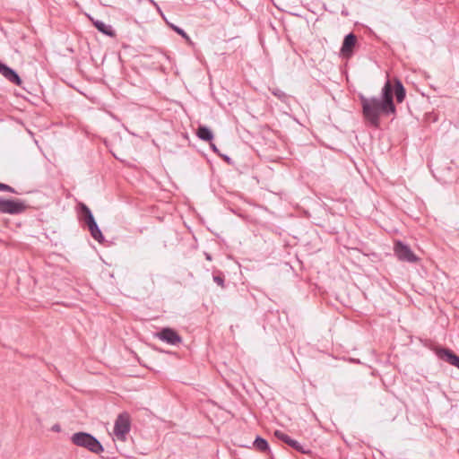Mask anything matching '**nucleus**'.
Listing matches in <instances>:
<instances>
[{"instance_id":"obj_11","label":"nucleus","mask_w":459,"mask_h":459,"mask_svg":"<svg viewBox=\"0 0 459 459\" xmlns=\"http://www.w3.org/2000/svg\"><path fill=\"white\" fill-rule=\"evenodd\" d=\"M93 23L95 27L98 29V30H100L103 34L110 37H113L115 35V32L110 25H108L101 21H94Z\"/></svg>"},{"instance_id":"obj_9","label":"nucleus","mask_w":459,"mask_h":459,"mask_svg":"<svg viewBox=\"0 0 459 459\" xmlns=\"http://www.w3.org/2000/svg\"><path fill=\"white\" fill-rule=\"evenodd\" d=\"M356 43V37L350 33L348 34L343 40L341 52L343 56H350L352 52V48L355 46Z\"/></svg>"},{"instance_id":"obj_12","label":"nucleus","mask_w":459,"mask_h":459,"mask_svg":"<svg viewBox=\"0 0 459 459\" xmlns=\"http://www.w3.org/2000/svg\"><path fill=\"white\" fill-rule=\"evenodd\" d=\"M196 135L204 141L211 142L213 139V134L207 126H200L197 130Z\"/></svg>"},{"instance_id":"obj_18","label":"nucleus","mask_w":459,"mask_h":459,"mask_svg":"<svg viewBox=\"0 0 459 459\" xmlns=\"http://www.w3.org/2000/svg\"><path fill=\"white\" fill-rule=\"evenodd\" d=\"M450 364L459 368V357L455 354Z\"/></svg>"},{"instance_id":"obj_22","label":"nucleus","mask_w":459,"mask_h":459,"mask_svg":"<svg viewBox=\"0 0 459 459\" xmlns=\"http://www.w3.org/2000/svg\"><path fill=\"white\" fill-rule=\"evenodd\" d=\"M212 150H213L214 152H217V148H216V146H215L214 144H212Z\"/></svg>"},{"instance_id":"obj_8","label":"nucleus","mask_w":459,"mask_h":459,"mask_svg":"<svg viewBox=\"0 0 459 459\" xmlns=\"http://www.w3.org/2000/svg\"><path fill=\"white\" fill-rule=\"evenodd\" d=\"M0 74L8 81L15 83L16 85H21L22 80L17 73L2 63H0Z\"/></svg>"},{"instance_id":"obj_4","label":"nucleus","mask_w":459,"mask_h":459,"mask_svg":"<svg viewBox=\"0 0 459 459\" xmlns=\"http://www.w3.org/2000/svg\"><path fill=\"white\" fill-rule=\"evenodd\" d=\"M27 209L24 201L19 199L0 198V212L7 214H19Z\"/></svg>"},{"instance_id":"obj_20","label":"nucleus","mask_w":459,"mask_h":459,"mask_svg":"<svg viewBox=\"0 0 459 459\" xmlns=\"http://www.w3.org/2000/svg\"><path fill=\"white\" fill-rule=\"evenodd\" d=\"M273 93L280 99L285 96V94L280 90L273 91Z\"/></svg>"},{"instance_id":"obj_14","label":"nucleus","mask_w":459,"mask_h":459,"mask_svg":"<svg viewBox=\"0 0 459 459\" xmlns=\"http://www.w3.org/2000/svg\"><path fill=\"white\" fill-rule=\"evenodd\" d=\"M395 97L398 102H403L405 98V90L399 80H395Z\"/></svg>"},{"instance_id":"obj_21","label":"nucleus","mask_w":459,"mask_h":459,"mask_svg":"<svg viewBox=\"0 0 459 459\" xmlns=\"http://www.w3.org/2000/svg\"><path fill=\"white\" fill-rule=\"evenodd\" d=\"M51 429L55 432H60L61 427L59 424H55L54 426H52Z\"/></svg>"},{"instance_id":"obj_17","label":"nucleus","mask_w":459,"mask_h":459,"mask_svg":"<svg viewBox=\"0 0 459 459\" xmlns=\"http://www.w3.org/2000/svg\"><path fill=\"white\" fill-rule=\"evenodd\" d=\"M0 191L14 193V189L8 185L0 183Z\"/></svg>"},{"instance_id":"obj_5","label":"nucleus","mask_w":459,"mask_h":459,"mask_svg":"<svg viewBox=\"0 0 459 459\" xmlns=\"http://www.w3.org/2000/svg\"><path fill=\"white\" fill-rule=\"evenodd\" d=\"M82 211L85 212L87 218V224L91 237L100 243L103 242L104 237L99 226L97 225L91 210L86 205L83 204Z\"/></svg>"},{"instance_id":"obj_10","label":"nucleus","mask_w":459,"mask_h":459,"mask_svg":"<svg viewBox=\"0 0 459 459\" xmlns=\"http://www.w3.org/2000/svg\"><path fill=\"white\" fill-rule=\"evenodd\" d=\"M274 435L275 437H277L279 439L282 440L283 442L287 443L288 445H290V446L294 447L295 449L299 450V451H301L303 453H305L304 450H302V447L301 446L299 445V443L296 440H293L291 439L288 435H286L285 433H283L282 431L281 430H276L274 432Z\"/></svg>"},{"instance_id":"obj_3","label":"nucleus","mask_w":459,"mask_h":459,"mask_svg":"<svg viewBox=\"0 0 459 459\" xmlns=\"http://www.w3.org/2000/svg\"><path fill=\"white\" fill-rule=\"evenodd\" d=\"M130 431V419L129 416L126 413L118 415L117 418L113 435L114 439L124 442L126 439V436Z\"/></svg>"},{"instance_id":"obj_13","label":"nucleus","mask_w":459,"mask_h":459,"mask_svg":"<svg viewBox=\"0 0 459 459\" xmlns=\"http://www.w3.org/2000/svg\"><path fill=\"white\" fill-rule=\"evenodd\" d=\"M436 354L439 359L446 360L449 364L451 363L452 358L455 355V353H453L448 349H437Z\"/></svg>"},{"instance_id":"obj_19","label":"nucleus","mask_w":459,"mask_h":459,"mask_svg":"<svg viewBox=\"0 0 459 459\" xmlns=\"http://www.w3.org/2000/svg\"><path fill=\"white\" fill-rule=\"evenodd\" d=\"M213 281L220 286H223V279L220 276H214Z\"/></svg>"},{"instance_id":"obj_15","label":"nucleus","mask_w":459,"mask_h":459,"mask_svg":"<svg viewBox=\"0 0 459 459\" xmlns=\"http://www.w3.org/2000/svg\"><path fill=\"white\" fill-rule=\"evenodd\" d=\"M254 446L260 451H267L269 449L267 441L260 437L255 439Z\"/></svg>"},{"instance_id":"obj_23","label":"nucleus","mask_w":459,"mask_h":459,"mask_svg":"<svg viewBox=\"0 0 459 459\" xmlns=\"http://www.w3.org/2000/svg\"><path fill=\"white\" fill-rule=\"evenodd\" d=\"M205 255H206V259H207V260H211V259H212V258H211V255H210L209 254H206Z\"/></svg>"},{"instance_id":"obj_2","label":"nucleus","mask_w":459,"mask_h":459,"mask_svg":"<svg viewBox=\"0 0 459 459\" xmlns=\"http://www.w3.org/2000/svg\"><path fill=\"white\" fill-rule=\"evenodd\" d=\"M71 441L74 445L86 448L95 454H100L104 450L99 440L86 432H76L73 434Z\"/></svg>"},{"instance_id":"obj_6","label":"nucleus","mask_w":459,"mask_h":459,"mask_svg":"<svg viewBox=\"0 0 459 459\" xmlns=\"http://www.w3.org/2000/svg\"><path fill=\"white\" fill-rule=\"evenodd\" d=\"M394 253L396 256L402 261L413 263L418 260L417 256L412 253L411 248L400 241L397 242L394 246Z\"/></svg>"},{"instance_id":"obj_7","label":"nucleus","mask_w":459,"mask_h":459,"mask_svg":"<svg viewBox=\"0 0 459 459\" xmlns=\"http://www.w3.org/2000/svg\"><path fill=\"white\" fill-rule=\"evenodd\" d=\"M155 336L170 345H176L182 342L181 337L171 328H163L160 332L157 333Z\"/></svg>"},{"instance_id":"obj_1","label":"nucleus","mask_w":459,"mask_h":459,"mask_svg":"<svg viewBox=\"0 0 459 459\" xmlns=\"http://www.w3.org/2000/svg\"><path fill=\"white\" fill-rule=\"evenodd\" d=\"M364 117L371 125H378L381 114H394L395 107L393 102V87L389 80L386 81L383 89L381 99L366 98L360 96Z\"/></svg>"},{"instance_id":"obj_16","label":"nucleus","mask_w":459,"mask_h":459,"mask_svg":"<svg viewBox=\"0 0 459 459\" xmlns=\"http://www.w3.org/2000/svg\"><path fill=\"white\" fill-rule=\"evenodd\" d=\"M170 26L178 34L181 35L188 43H192L188 35L182 29L173 24H171Z\"/></svg>"}]
</instances>
